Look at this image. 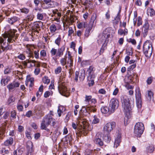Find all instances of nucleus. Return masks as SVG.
Returning a JSON list of instances; mask_svg holds the SVG:
<instances>
[{"mask_svg": "<svg viewBox=\"0 0 155 155\" xmlns=\"http://www.w3.org/2000/svg\"><path fill=\"white\" fill-rule=\"evenodd\" d=\"M85 77V72L84 70H82L79 72L76 71L74 77V80L76 82L83 81Z\"/></svg>", "mask_w": 155, "mask_h": 155, "instance_id": "11", "label": "nucleus"}, {"mask_svg": "<svg viewBox=\"0 0 155 155\" xmlns=\"http://www.w3.org/2000/svg\"><path fill=\"white\" fill-rule=\"evenodd\" d=\"M52 123V125L54 128H56L58 126V123L57 121H56L54 120V119H53Z\"/></svg>", "mask_w": 155, "mask_h": 155, "instance_id": "45", "label": "nucleus"}, {"mask_svg": "<svg viewBox=\"0 0 155 155\" xmlns=\"http://www.w3.org/2000/svg\"><path fill=\"white\" fill-rule=\"evenodd\" d=\"M129 42L131 43L134 45H135L136 44V40L134 39H129Z\"/></svg>", "mask_w": 155, "mask_h": 155, "instance_id": "63", "label": "nucleus"}, {"mask_svg": "<svg viewBox=\"0 0 155 155\" xmlns=\"http://www.w3.org/2000/svg\"><path fill=\"white\" fill-rule=\"evenodd\" d=\"M30 60H26L25 61H23L22 62V63L23 64L25 67H26L27 65H28V63L30 62Z\"/></svg>", "mask_w": 155, "mask_h": 155, "instance_id": "52", "label": "nucleus"}, {"mask_svg": "<svg viewBox=\"0 0 155 155\" xmlns=\"http://www.w3.org/2000/svg\"><path fill=\"white\" fill-rule=\"evenodd\" d=\"M119 104V101L116 98H113L110 100L109 106L113 112L117 108Z\"/></svg>", "mask_w": 155, "mask_h": 155, "instance_id": "12", "label": "nucleus"}, {"mask_svg": "<svg viewBox=\"0 0 155 155\" xmlns=\"http://www.w3.org/2000/svg\"><path fill=\"white\" fill-rule=\"evenodd\" d=\"M58 89L60 93L62 95L66 97L69 95V90L66 83L64 82H58Z\"/></svg>", "mask_w": 155, "mask_h": 155, "instance_id": "6", "label": "nucleus"}, {"mask_svg": "<svg viewBox=\"0 0 155 155\" xmlns=\"http://www.w3.org/2000/svg\"><path fill=\"white\" fill-rule=\"evenodd\" d=\"M5 131V127H3L0 129V139H2L4 135Z\"/></svg>", "mask_w": 155, "mask_h": 155, "instance_id": "31", "label": "nucleus"}, {"mask_svg": "<svg viewBox=\"0 0 155 155\" xmlns=\"http://www.w3.org/2000/svg\"><path fill=\"white\" fill-rule=\"evenodd\" d=\"M94 68L92 66H90L87 71L88 72V78H95V75L94 73Z\"/></svg>", "mask_w": 155, "mask_h": 155, "instance_id": "18", "label": "nucleus"}, {"mask_svg": "<svg viewBox=\"0 0 155 155\" xmlns=\"http://www.w3.org/2000/svg\"><path fill=\"white\" fill-rule=\"evenodd\" d=\"M13 73L16 76H18V75L21 76L22 75L21 72L18 71H13Z\"/></svg>", "mask_w": 155, "mask_h": 155, "instance_id": "56", "label": "nucleus"}, {"mask_svg": "<svg viewBox=\"0 0 155 155\" xmlns=\"http://www.w3.org/2000/svg\"><path fill=\"white\" fill-rule=\"evenodd\" d=\"M116 123L114 122H111L107 123L104 127V131L105 134H109L115 128Z\"/></svg>", "mask_w": 155, "mask_h": 155, "instance_id": "9", "label": "nucleus"}, {"mask_svg": "<svg viewBox=\"0 0 155 155\" xmlns=\"http://www.w3.org/2000/svg\"><path fill=\"white\" fill-rule=\"evenodd\" d=\"M16 31L15 29H11L7 33L4 34L3 37L4 39L0 38V43L1 44V49L3 51H7L10 48L8 43H13L15 41L13 39L15 36Z\"/></svg>", "mask_w": 155, "mask_h": 155, "instance_id": "2", "label": "nucleus"}, {"mask_svg": "<svg viewBox=\"0 0 155 155\" xmlns=\"http://www.w3.org/2000/svg\"><path fill=\"white\" fill-rule=\"evenodd\" d=\"M17 108L19 111H22L23 110V108L22 105L18 104L17 106Z\"/></svg>", "mask_w": 155, "mask_h": 155, "instance_id": "57", "label": "nucleus"}, {"mask_svg": "<svg viewBox=\"0 0 155 155\" xmlns=\"http://www.w3.org/2000/svg\"><path fill=\"white\" fill-rule=\"evenodd\" d=\"M121 99L122 107L124 109V112L126 114L124 118V124L126 125L130 122L128 117L130 114V112L134 106V100L131 101L132 103L130 104L127 96L125 95L121 96Z\"/></svg>", "mask_w": 155, "mask_h": 155, "instance_id": "3", "label": "nucleus"}, {"mask_svg": "<svg viewBox=\"0 0 155 155\" xmlns=\"http://www.w3.org/2000/svg\"><path fill=\"white\" fill-rule=\"evenodd\" d=\"M51 92L49 91H46L45 92L44 94V97L45 98L48 97L51 94Z\"/></svg>", "mask_w": 155, "mask_h": 155, "instance_id": "62", "label": "nucleus"}, {"mask_svg": "<svg viewBox=\"0 0 155 155\" xmlns=\"http://www.w3.org/2000/svg\"><path fill=\"white\" fill-rule=\"evenodd\" d=\"M154 11L153 9L150 8H148L147 14L148 15H150V16H152L154 15Z\"/></svg>", "mask_w": 155, "mask_h": 155, "instance_id": "33", "label": "nucleus"}, {"mask_svg": "<svg viewBox=\"0 0 155 155\" xmlns=\"http://www.w3.org/2000/svg\"><path fill=\"white\" fill-rule=\"evenodd\" d=\"M40 71V69L39 68H37L35 69L34 71V73L35 75H37L39 73Z\"/></svg>", "mask_w": 155, "mask_h": 155, "instance_id": "60", "label": "nucleus"}, {"mask_svg": "<svg viewBox=\"0 0 155 155\" xmlns=\"http://www.w3.org/2000/svg\"><path fill=\"white\" fill-rule=\"evenodd\" d=\"M101 112L104 114H108L110 115L114 113L109 106L108 107H101Z\"/></svg>", "mask_w": 155, "mask_h": 155, "instance_id": "17", "label": "nucleus"}, {"mask_svg": "<svg viewBox=\"0 0 155 155\" xmlns=\"http://www.w3.org/2000/svg\"><path fill=\"white\" fill-rule=\"evenodd\" d=\"M11 71V70L10 68H7L4 71V74H8L10 73Z\"/></svg>", "mask_w": 155, "mask_h": 155, "instance_id": "58", "label": "nucleus"}, {"mask_svg": "<svg viewBox=\"0 0 155 155\" xmlns=\"http://www.w3.org/2000/svg\"><path fill=\"white\" fill-rule=\"evenodd\" d=\"M42 82L45 84H48L50 81L48 78L46 76H45L42 78Z\"/></svg>", "mask_w": 155, "mask_h": 155, "instance_id": "29", "label": "nucleus"}, {"mask_svg": "<svg viewBox=\"0 0 155 155\" xmlns=\"http://www.w3.org/2000/svg\"><path fill=\"white\" fill-rule=\"evenodd\" d=\"M144 129L143 124L141 122L137 123L134 127V132L136 135L140 137L143 134Z\"/></svg>", "mask_w": 155, "mask_h": 155, "instance_id": "8", "label": "nucleus"}, {"mask_svg": "<svg viewBox=\"0 0 155 155\" xmlns=\"http://www.w3.org/2000/svg\"><path fill=\"white\" fill-rule=\"evenodd\" d=\"M37 18L39 20H42L44 18L43 14L41 13H38L37 15Z\"/></svg>", "mask_w": 155, "mask_h": 155, "instance_id": "47", "label": "nucleus"}, {"mask_svg": "<svg viewBox=\"0 0 155 155\" xmlns=\"http://www.w3.org/2000/svg\"><path fill=\"white\" fill-rule=\"evenodd\" d=\"M88 24L87 22H82L79 23L78 25V27L79 28H81L82 27L86 28L87 27Z\"/></svg>", "mask_w": 155, "mask_h": 155, "instance_id": "28", "label": "nucleus"}, {"mask_svg": "<svg viewBox=\"0 0 155 155\" xmlns=\"http://www.w3.org/2000/svg\"><path fill=\"white\" fill-rule=\"evenodd\" d=\"M50 29L51 33H54L57 30V28L54 24L51 25L50 27Z\"/></svg>", "mask_w": 155, "mask_h": 155, "instance_id": "32", "label": "nucleus"}, {"mask_svg": "<svg viewBox=\"0 0 155 155\" xmlns=\"http://www.w3.org/2000/svg\"><path fill=\"white\" fill-rule=\"evenodd\" d=\"M109 134H106L107 135L105 136L104 137V139L105 141L107 142H109L111 140L110 136L109 135Z\"/></svg>", "mask_w": 155, "mask_h": 155, "instance_id": "43", "label": "nucleus"}, {"mask_svg": "<svg viewBox=\"0 0 155 155\" xmlns=\"http://www.w3.org/2000/svg\"><path fill=\"white\" fill-rule=\"evenodd\" d=\"M99 136H100L99 134H96L94 141L96 144H98L100 146H102L103 145V143L101 139L99 138Z\"/></svg>", "mask_w": 155, "mask_h": 155, "instance_id": "20", "label": "nucleus"}, {"mask_svg": "<svg viewBox=\"0 0 155 155\" xmlns=\"http://www.w3.org/2000/svg\"><path fill=\"white\" fill-rule=\"evenodd\" d=\"M43 1L42 7L44 9L53 8L54 6V2L51 0H43Z\"/></svg>", "mask_w": 155, "mask_h": 155, "instance_id": "15", "label": "nucleus"}, {"mask_svg": "<svg viewBox=\"0 0 155 155\" xmlns=\"http://www.w3.org/2000/svg\"><path fill=\"white\" fill-rule=\"evenodd\" d=\"M54 82H52V81H51V84L49 87V88L50 89L52 90L53 89H54Z\"/></svg>", "mask_w": 155, "mask_h": 155, "instance_id": "64", "label": "nucleus"}, {"mask_svg": "<svg viewBox=\"0 0 155 155\" xmlns=\"http://www.w3.org/2000/svg\"><path fill=\"white\" fill-rule=\"evenodd\" d=\"M47 56V53L45 50H41L40 52V56L41 58H44Z\"/></svg>", "mask_w": 155, "mask_h": 155, "instance_id": "36", "label": "nucleus"}, {"mask_svg": "<svg viewBox=\"0 0 155 155\" xmlns=\"http://www.w3.org/2000/svg\"><path fill=\"white\" fill-rule=\"evenodd\" d=\"M15 97L13 96H10L8 99V102L9 104H10L15 101Z\"/></svg>", "mask_w": 155, "mask_h": 155, "instance_id": "46", "label": "nucleus"}, {"mask_svg": "<svg viewBox=\"0 0 155 155\" xmlns=\"http://www.w3.org/2000/svg\"><path fill=\"white\" fill-rule=\"evenodd\" d=\"M25 52L28 54V57L32 58H34L32 51L29 47L26 46V49Z\"/></svg>", "mask_w": 155, "mask_h": 155, "instance_id": "23", "label": "nucleus"}, {"mask_svg": "<svg viewBox=\"0 0 155 155\" xmlns=\"http://www.w3.org/2000/svg\"><path fill=\"white\" fill-rule=\"evenodd\" d=\"M19 20V19L18 17L16 16H14L11 18H8V21L10 24L12 25L14 23L18 21Z\"/></svg>", "mask_w": 155, "mask_h": 155, "instance_id": "25", "label": "nucleus"}, {"mask_svg": "<svg viewBox=\"0 0 155 155\" xmlns=\"http://www.w3.org/2000/svg\"><path fill=\"white\" fill-rule=\"evenodd\" d=\"M13 138L11 137H10L4 142L3 145L6 146L11 145L13 143Z\"/></svg>", "mask_w": 155, "mask_h": 155, "instance_id": "22", "label": "nucleus"}, {"mask_svg": "<svg viewBox=\"0 0 155 155\" xmlns=\"http://www.w3.org/2000/svg\"><path fill=\"white\" fill-rule=\"evenodd\" d=\"M20 83L17 82H13L7 86V88L9 91H14L16 87H19Z\"/></svg>", "mask_w": 155, "mask_h": 155, "instance_id": "16", "label": "nucleus"}, {"mask_svg": "<svg viewBox=\"0 0 155 155\" xmlns=\"http://www.w3.org/2000/svg\"><path fill=\"white\" fill-rule=\"evenodd\" d=\"M61 41V36L59 35L58 37L55 40V43L58 46H59L60 45Z\"/></svg>", "mask_w": 155, "mask_h": 155, "instance_id": "41", "label": "nucleus"}, {"mask_svg": "<svg viewBox=\"0 0 155 155\" xmlns=\"http://www.w3.org/2000/svg\"><path fill=\"white\" fill-rule=\"evenodd\" d=\"M93 119L92 122V124H95L98 123L100 122V119L97 118V116L94 115L93 117Z\"/></svg>", "mask_w": 155, "mask_h": 155, "instance_id": "38", "label": "nucleus"}, {"mask_svg": "<svg viewBox=\"0 0 155 155\" xmlns=\"http://www.w3.org/2000/svg\"><path fill=\"white\" fill-rule=\"evenodd\" d=\"M120 20V16L119 15V13H118L117 15V16L114 18V20H113V23L114 24H117Z\"/></svg>", "mask_w": 155, "mask_h": 155, "instance_id": "39", "label": "nucleus"}, {"mask_svg": "<svg viewBox=\"0 0 155 155\" xmlns=\"http://www.w3.org/2000/svg\"><path fill=\"white\" fill-rule=\"evenodd\" d=\"M34 54L35 58L36 59H38L39 58V51H35L34 52Z\"/></svg>", "mask_w": 155, "mask_h": 155, "instance_id": "54", "label": "nucleus"}, {"mask_svg": "<svg viewBox=\"0 0 155 155\" xmlns=\"http://www.w3.org/2000/svg\"><path fill=\"white\" fill-rule=\"evenodd\" d=\"M42 25V22L41 21H39L38 22H36L35 23L34 26L32 28H34V29H39L40 28V25Z\"/></svg>", "mask_w": 155, "mask_h": 155, "instance_id": "30", "label": "nucleus"}, {"mask_svg": "<svg viewBox=\"0 0 155 155\" xmlns=\"http://www.w3.org/2000/svg\"><path fill=\"white\" fill-rule=\"evenodd\" d=\"M125 81L127 83H130L133 81V78L131 76L128 77L127 78H125Z\"/></svg>", "mask_w": 155, "mask_h": 155, "instance_id": "42", "label": "nucleus"}, {"mask_svg": "<svg viewBox=\"0 0 155 155\" xmlns=\"http://www.w3.org/2000/svg\"><path fill=\"white\" fill-rule=\"evenodd\" d=\"M17 58L21 60H24L25 59V56L24 54H21L17 56Z\"/></svg>", "mask_w": 155, "mask_h": 155, "instance_id": "50", "label": "nucleus"}, {"mask_svg": "<svg viewBox=\"0 0 155 155\" xmlns=\"http://www.w3.org/2000/svg\"><path fill=\"white\" fill-rule=\"evenodd\" d=\"M68 56L67 59V57L65 56L64 57L60 59V62L63 67L65 66V68L66 69H68L69 67V73L71 74L72 71V67L73 66V60L70 52L68 51Z\"/></svg>", "mask_w": 155, "mask_h": 155, "instance_id": "4", "label": "nucleus"}, {"mask_svg": "<svg viewBox=\"0 0 155 155\" xmlns=\"http://www.w3.org/2000/svg\"><path fill=\"white\" fill-rule=\"evenodd\" d=\"M62 71V68L61 66H58L54 70L55 73L56 74L60 73Z\"/></svg>", "mask_w": 155, "mask_h": 155, "instance_id": "44", "label": "nucleus"}, {"mask_svg": "<svg viewBox=\"0 0 155 155\" xmlns=\"http://www.w3.org/2000/svg\"><path fill=\"white\" fill-rule=\"evenodd\" d=\"M106 47H105L104 46H102L100 51L99 54L100 55H101L102 53H103L104 52V51L106 49Z\"/></svg>", "mask_w": 155, "mask_h": 155, "instance_id": "59", "label": "nucleus"}, {"mask_svg": "<svg viewBox=\"0 0 155 155\" xmlns=\"http://www.w3.org/2000/svg\"><path fill=\"white\" fill-rule=\"evenodd\" d=\"M81 2L83 5H87V4H90V1L89 0H85L84 2H83L82 0H80Z\"/></svg>", "mask_w": 155, "mask_h": 155, "instance_id": "55", "label": "nucleus"}, {"mask_svg": "<svg viewBox=\"0 0 155 155\" xmlns=\"http://www.w3.org/2000/svg\"><path fill=\"white\" fill-rule=\"evenodd\" d=\"M94 78H88V84L89 86L90 87L91 86H92L94 84Z\"/></svg>", "mask_w": 155, "mask_h": 155, "instance_id": "35", "label": "nucleus"}, {"mask_svg": "<svg viewBox=\"0 0 155 155\" xmlns=\"http://www.w3.org/2000/svg\"><path fill=\"white\" fill-rule=\"evenodd\" d=\"M149 27V24L147 22H146L143 25L142 30L143 37H145L147 35Z\"/></svg>", "mask_w": 155, "mask_h": 155, "instance_id": "19", "label": "nucleus"}, {"mask_svg": "<svg viewBox=\"0 0 155 155\" xmlns=\"http://www.w3.org/2000/svg\"><path fill=\"white\" fill-rule=\"evenodd\" d=\"M19 11L21 12L24 13L25 14H27L28 13L29 10L27 8H22L19 9Z\"/></svg>", "mask_w": 155, "mask_h": 155, "instance_id": "40", "label": "nucleus"}, {"mask_svg": "<svg viewBox=\"0 0 155 155\" xmlns=\"http://www.w3.org/2000/svg\"><path fill=\"white\" fill-rule=\"evenodd\" d=\"M30 62H31L28 63V64H29L28 67L30 68L36 66V64L35 63L37 62L36 61L34 60H30Z\"/></svg>", "mask_w": 155, "mask_h": 155, "instance_id": "37", "label": "nucleus"}, {"mask_svg": "<svg viewBox=\"0 0 155 155\" xmlns=\"http://www.w3.org/2000/svg\"><path fill=\"white\" fill-rule=\"evenodd\" d=\"M64 50L65 47L64 46H62L58 49L54 48H52L51 49L50 53L51 56L55 55V57H52V59L54 60L55 62H56L57 60V59L56 58L58 57V58H59L63 55Z\"/></svg>", "mask_w": 155, "mask_h": 155, "instance_id": "5", "label": "nucleus"}, {"mask_svg": "<svg viewBox=\"0 0 155 155\" xmlns=\"http://www.w3.org/2000/svg\"><path fill=\"white\" fill-rule=\"evenodd\" d=\"M10 80V77H7L5 78H3L1 81V83L4 86L7 84Z\"/></svg>", "mask_w": 155, "mask_h": 155, "instance_id": "27", "label": "nucleus"}, {"mask_svg": "<svg viewBox=\"0 0 155 155\" xmlns=\"http://www.w3.org/2000/svg\"><path fill=\"white\" fill-rule=\"evenodd\" d=\"M27 147L28 152L31 153L33 151V145L31 141H28L27 143Z\"/></svg>", "mask_w": 155, "mask_h": 155, "instance_id": "24", "label": "nucleus"}, {"mask_svg": "<svg viewBox=\"0 0 155 155\" xmlns=\"http://www.w3.org/2000/svg\"><path fill=\"white\" fill-rule=\"evenodd\" d=\"M32 111L31 110H29L26 113L25 116L27 117H29L32 115Z\"/></svg>", "mask_w": 155, "mask_h": 155, "instance_id": "61", "label": "nucleus"}, {"mask_svg": "<svg viewBox=\"0 0 155 155\" xmlns=\"http://www.w3.org/2000/svg\"><path fill=\"white\" fill-rule=\"evenodd\" d=\"M92 98V96L91 95H86L85 97V101L86 102H89L91 100Z\"/></svg>", "mask_w": 155, "mask_h": 155, "instance_id": "48", "label": "nucleus"}, {"mask_svg": "<svg viewBox=\"0 0 155 155\" xmlns=\"http://www.w3.org/2000/svg\"><path fill=\"white\" fill-rule=\"evenodd\" d=\"M153 94L151 91H148L146 94V97L147 99L149 101L151 100L153 98Z\"/></svg>", "mask_w": 155, "mask_h": 155, "instance_id": "26", "label": "nucleus"}, {"mask_svg": "<svg viewBox=\"0 0 155 155\" xmlns=\"http://www.w3.org/2000/svg\"><path fill=\"white\" fill-rule=\"evenodd\" d=\"M142 23V18L140 16H139L137 19V25L138 26H139L141 25Z\"/></svg>", "mask_w": 155, "mask_h": 155, "instance_id": "49", "label": "nucleus"}, {"mask_svg": "<svg viewBox=\"0 0 155 155\" xmlns=\"http://www.w3.org/2000/svg\"><path fill=\"white\" fill-rule=\"evenodd\" d=\"M143 51L146 57L151 56L152 53V47L151 42L149 41H147L144 43Z\"/></svg>", "mask_w": 155, "mask_h": 155, "instance_id": "7", "label": "nucleus"}, {"mask_svg": "<svg viewBox=\"0 0 155 155\" xmlns=\"http://www.w3.org/2000/svg\"><path fill=\"white\" fill-rule=\"evenodd\" d=\"M121 134H118L115 138L114 143V147H115L116 148H117L121 142Z\"/></svg>", "mask_w": 155, "mask_h": 155, "instance_id": "21", "label": "nucleus"}, {"mask_svg": "<svg viewBox=\"0 0 155 155\" xmlns=\"http://www.w3.org/2000/svg\"><path fill=\"white\" fill-rule=\"evenodd\" d=\"M98 92L99 94H105L106 93V92L105 90L103 88L99 89Z\"/></svg>", "mask_w": 155, "mask_h": 155, "instance_id": "53", "label": "nucleus"}, {"mask_svg": "<svg viewBox=\"0 0 155 155\" xmlns=\"http://www.w3.org/2000/svg\"><path fill=\"white\" fill-rule=\"evenodd\" d=\"M68 28V36H70L74 33V31L72 27H69Z\"/></svg>", "mask_w": 155, "mask_h": 155, "instance_id": "51", "label": "nucleus"}, {"mask_svg": "<svg viewBox=\"0 0 155 155\" xmlns=\"http://www.w3.org/2000/svg\"><path fill=\"white\" fill-rule=\"evenodd\" d=\"M135 96L137 107L138 108H140L142 107V104L141 94L140 90H138L137 92L135 91Z\"/></svg>", "mask_w": 155, "mask_h": 155, "instance_id": "14", "label": "nucleus"}, {"mask_svg": "<svg viewBox=\"0 0 155 155\" xmlns=\"http://www.w3.org/2000/svg\"><path fill=\"white\" fill-rule=\"evenodd\" d=\"M53 120L51 114H48L44 117L41 124V126H48Z\"/></svg>", "mask_w": 155, "mask_h": 155, "instance_id": "10", "label": "nucleus"}, {"mask_svg": "<svg viewBox=\"0 0 155 155\" xmlns=\"http://www.w3.org/2000/svg\"><path fill=\"white\" fill-rule=\"evenodd\" d=\"M147 151L148 152L151 153L153 152L154 150L153 146V145H150L147 147Z\"/></svg>", "mask_w": 155, "mask_h": 155, "instance_id": "34", "label": "nucleus"}, {"mask_svg": "<svg viewBox=\"0 0 155 155\" xmlns=\"http://www.w3.org/2000/svg\"><path fill=\"white\" fill-rule=\"evenodd\" d=\"M95 19L96 16L93 15L91 17V20L90 23L87 25V27L86 28L87 29L85 33V35L86 37H88L89 36L91 30L92 28L93 24Z\"/></svg>", "mask_w": 155, "mask_h": 155, "instance_id": "13", "label": "nucleus"}, {"mask_svg": "<svg viewBox=\"0 0 155 155\" xmlns=\"http://www.w3.org/2000/svg\"><path fill=\"white\" fill-rule=\"evenodd\" d=\"M96 110V109L93 106L88 107L86 108L83 107L81 110L80 115L77 120L78 123L81 126V129L79 132H81V134L86 135L88 133L89 123L84 116H88L90 114V112H94Z\"/></svg>", "mask_w": 155, "mask_h": 155, "instance_id": "1", "label": "nucleus"}]
</instances>
